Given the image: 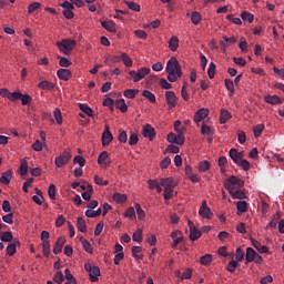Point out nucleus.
Returning a JSON list of instances; mask_svg holds the SVG:
<instances>
[{
	"label": "nucleus",
	"mask_w": 284,
	"mask_h": 284,
	"mask_svg": "<svg viewBox=\"0 0 284 284\" xmlns=\"http://www.w3.org/2000/svg\"><path fill=\"white\" fill-rule=\"evenodd\" d=\"M178 183L174 178H162L160 179V183L156 186L158 194L163 192L164 187V200L170 201L172 196H174V189L176 187Z\"/></svg>",
	"instance_id": "1"
},
{
	"label": "nucleus",
	"mask_w": 284,
	"mask_h": 284,
	"mask_svg": "<svg viewBox=\"0 0 284 284\" xmlns=\"http://www.w3.org/2000/svg\"><path fill=\"white\" fill-rule=\"evenodd\" d=\"M165 71L168 72V81L171 83L176 82V80L183 74L181 64H179V60H176V58H171L166 62Z\"/></svg>",
	"instance_id": "2"
},
{
	"label": "nucleus",
	"mask_w": 284,
	"mask_h": 284,
	"mask_svg": "<svg viewBox=\"0 0 284 284\" xmlns=\"http://www.w3.org/2000/svg\"><path fill=\"white\" fill-rule=\"evenodd\" d=\"M55 45L59 48L62 54H70L72 50H74V45H77V41L71 39H62L61 41H58Z\"/></svg>",
	"instance_id": "3"
},
{
	"label": "nucleus",
	"mask_w": 284,
	"mask_h": 284,
	"mask_svg": "<svg viewBox=\"0 0 284 284\" xmlns=\"http://www.w3.org/2000/svg\"><path fill=\"white\" fill-rule=\"evenodd\" d=\"M245 182L234 175H232L226 182H224V187L227 192H232L233 190H241L244 187Z\"/></svg>",
	"instance_id": "4"
},
{
	"label": "nucleus",
	"mask_w": 284,
	"mask_h": 284,
	"mask_svg": "<svg viewBox=\"0 0 284 284\" xmlns=\"http://www.w3.org/2000/svg\"><path fill=\"white\" fill-rule=\"evenodd\" d=\"M85 272H89L91 283H97L99 276H101V268L99 266H92V264L84 265Z\"/></svg>",
	"instance_id": "5"
},
{
	"label": "nucleus",
	"mask_w": 284,
	"mask_h": 284,
	"mask_svg": "<svg viewBox=\"0 0 284 284\" xmlns=\"http://www.w3.org/2000/svg\"><path fill=\"white\" fill-rule=\"evenodd\" d=\"M166 141L169 143H175V145H183L185 143V135L183 134V131H180L176 135V133H169L166 136Z\"/></svg>",
	"instance_id": "6"
},
{
	"label": "nucleus",
	"mask_w": 284,
	"mask_h": 284,
	"mask_svg": "<svg viewBox=\"0 0 284 284\" xmlns=\"http://www.w3.org/2000/svg\"><path fill=\"white\" fill-rule=\"evenodd\" d=\"M70 159H72V153L64 151L60 156L55 158L54 164L57 168H63V165L70 163Z\"/></svg>",
	"instance_id": "7"
},
{
	"label": "nucleus",
	"mask_w": 284,
	"mask_h": 284,
	"mask_svg": "<svg viewBox=\"0 0 284 284\" xmlns=\"http://www.w3.org/2000/svg\"><path fill=\"white\" fill-rule=\"evenodd\" d=\"M165 99H166V105L169 106V110H174V108H176V103H179V98H176V94L174 93V91H166Z\"/></svg>",
	"instance_id": "8"
},
{
	"label": "nucleus",
	"mask_w": 284,
	"mask_h": 284,
	"mask_svg": "<svg viewBox=\"0 0 284 284\" xmlns=\"http://www.w3.org/2000/svg\"><path fill=\"white\" fill-rule=\"evenodd\" d=\"M142 134L144 139H149V141H154V136H156V132L151 124H145L142 129Z\"/></svg>",
	"instance_id": "9"
},
{
	"label": "nucleus",
	"mask_w": 284,
	"mask_h": 284,
	"mask_svg": "<svg viewBox=\"0 0 284 284\" xmlns=\"http://www.w3.org/2000/svg\"><path fill=\"white\" fill-rule=\"evenodd\" d=\"M189 230H190V241H197V239H201L202 233L194 226V222L189 220Z\"/></svg>",
	"instance_id": "10"
},
{
	"label": "nucleus",
	"mask_w": 284,
	"mask_h": 284,
	"mask_svg": "<svg viewBox=\"0 0 284 284\" xmlns=\"http://www.w3.org/2000/svg\"><path fill=\"white\" fill-rule=\"evenodd\" d=\"M112 141H114V136L112 135V132H110V126H105L104 132L102 133L103 148L108 146Z\"/></svg>",
	"instance_id": "11"
},
{
	"label": "nucleus",
	"mask_w": 284,
	"mask_h": 284,
	"mask_svg": "<svg viewBox=\"0 0 284 284\" xmlns=\"http://www.w3.org/2000/svg\"><path fill=\"white\" fill-rule=\"evenodd\" d=\"M210 114V111L205 108L199 109L194 114V122L201 123V121L205 120Z\"/></svg>",
	"instance_id": "12"
},
{
	"label": "nucleus",
	"mask_w": 284,
	"mask_h": 284,
	"mask_svg": "<svg viewBox=\"0 0 284 284\" xmlns=\"http://www.w3.org/2000/svg\"><path fill=\"white\" fill-rule=\"evenodd\" d=\"M57 77L61 81H70V79H72V71H70V69H59L57 71Z\"/></svg>",
	"instance_id": "13"
},
{
	"label": "nucleus",
	"mask_w": 284,
	"mask_h": 284,
	"mask_svg": "<svg viewBox=\"0 0 284 284\" xmlns=\"http://www.w3.org/2000/svg\"><path fill=\"white\" fill-rule=\"evenodd\" d=\"M199 214L202 216V219H212V210L209 209L207 202L204 201L202 203Z\"/></svg>",
	"instance_id": "14"
},
{
	"label": "nucleus",
	"mask_w": 284,
	"mask_h": 284,
	"mask_svg": "<svg viewBox=\"0 0 284 284\" xmlns=\"http://www.w3.org/2000/svg\"><path fill=\"white\" fill-rule=\"evenodd\" d=\"M229 156L235 162L236 165L243 160V153L239 152L236 149H231L229 152Z\"/></svg>",
	"instance_id": "15"
},
{
	"label": "nucleus",
	"mask_w": 284,
	"mask_h": 284,
	"mask_svg": "<svg viewBox=\"0 0 284 284\" xmlns=\"http://www.w3.org/2000/svg\"><path fill=\"white\" fill-rule=\"evenodd\" d=\"M252 245L253 247H255V250H257V252H260V254H270V248H267V246L262 245L261 242L251 239Z\"/></svg>",
	"instance_id": "16"
},
{
	"label": "nucleus",
	"mask_w": 284,
	"mask_h": 284,
	"mask_svg": "<svg viewBox=\"0 0 284 284\" xmlns=\"http://www.w3.org/2000/svg\"><path fill=\"white\" fill-rule=\"evenodd\" d=\"M110 154L108 153V151H103L100 153V155L98 156V164L99 165H104V168H108V165H110V161H108Z\"/></svg>",
	"instance_id": "17"
},
{
	"label": "nucleus",
	"mask_w": 284,
	"mask_h": 284,
	"mask_svg": "<svg viewBox=\"0 0 284 284\" xmlns=\"http://www.w3.org/2000/svg\"><path fill=\"white\" fill-rule=\"evenodd\" d=\"M63 245H65V237H59L53 246V254H61Z\"/></svg>",
	"instance_id": "18"
},
{
	"label": "nucleus",
	"mask_w": 284,
	"mask_h": 284,
	"mask_svg": "<svg viewBox=\"0 0 284 284\" xmlns=\"http://www.w3.org/2000/svg\"><path fill=\"white\" fill-rule=\"evenodd\" d=\"M10 181H12V170L3 172L0 176V183H3V185L10 184Z\"/></svg>",
	"instance_id": "19"
},
{
	"label": "nucleus",
	"mask_w": 284,
	"mask_h": 284,
	"mask_svg": "<svg viewBox=\"0 0 284 284\" xmlns=\"http://www.w3.org/2000/svg\"><path fill=\"white\" fill-rule=\"evenodd\" d=\"M265 102L270 105H281L283 101H281V98L278 95H266Z\"/></svg>",
	"instance_id": "20"
},
{
	"label": "nucleus",
	"mask_w": 284,
	"mask_h": 284,
	"mask_svg": "<svg viewBox=\"0 0 284 284\" xmlns=\"http://www.w3.org/2000/svg\"><path fill=\"white\" fill-rule=\"evenodd\" d=\"M229 193L231 194L232 199H240V201H243V199H247L245 192L239 189H233L232 191H229Z\"/></svg>",
	"instance_id": "21"
},
{
	"label": "nucleus",
	"mask_w": 284,
	"mask_h": 284,
	"mask_svg": "<svg viewBox=\"0 0 284 284\" xmlns=\"http://www.w3.org/2000/svg\"><path fill=\"white\" fill-rule=\"evenodd\" d=\"M281 216H283V212L276 211V213L273 215V219L268 223V227L276 229V225H278V221L281 220Z\"/></svg>",
	"instance_id": "22"
},
{
	"label": "nucleus",
	"mask_w": 284,
	"mask_h": 284,
	"mask_svg": "<svg viewBox=\"0 0 284 284\" xmlns=\"http://www.w3.org/2000/svg\"><path fill=\"white\" fill-rule=\"evenodd\" d=\"M230 119H232V114H230L227 110L223 109L220 113V123L224 125V123H227Z\"/></svg>",
	"instance_id": "23"
},
{
	"label": "nucleus",
	"mask_w": 284,
	"mask_h": 284,
	"mask_svg": "<svg viewBox=\"0 0 284 284\" xmlns=\"http://www.w3.org/2000/svg\"><path fill=\"white\" fill-rule=\"evenodd\" d=\"M102 28L106 30L108 32H116V27L114 26L113 21H102L101 22Z\"/></svg>",
	"instance_id": "24"
},
{
	"label": "nucleus",
	"mask_w": 284,
	"mask_h": 284,
	"mask_svg": "<svg viewBox=\"0 0 284 284\" xmlns=\"http://www.w3.org/2000/svg\"><path fill=\"white\" fill-rule=\"evenodd\" d=\"M77 227L79 232H82V234H85V232H88V225L85 224V220H83V217H78Z\"/></svg>",
	"instance_id": "25"
},
{
	"label": "nucleus",
	"mask_w": 284,
	"mask_h": 284,
	"mask_svg": "<svg viewBox=\"0 0 284 284\" xmlns=\"http://www.w3.org/2000/svg\"><path fill=\"white\" fill-rule=\"evenodd\" d=\"M169 48L171 50V52H176V50H179V38L178 37H171L170 41H169Z\"/></svg>",
	"instance_id": "26"
},
{
	"label": "nucleus",
	"mask_w": 284,
	"mask_h": 284,
	"mask_svg": "<svg viewBox=\"0 0 284 284\" xmlns=\"http://www.w3.org/2000/svg\"><path fill=\"white\" fill-rule=\"evenodd\" d=\"M38 88H40V90H54V84L48 80H43L39 82Z\"/></svg>",
	"instance_id": "27"
},
{
	"label": "nucleus",
	"mask_w": 284,
	"mask_h": 284,
	"mask_svg": "<svg viewBox=\"0 0 284 284\" xmlns=\"http://www.w3.org/2000/svg\"><path fill=\"white\" fill-rule=\"evenodd\" d=\"M115 108L116 110H120V112L125 113V111L128 110V104H125L124 99H119L115 101Z\"/></svg>",
	"instance_id": "28"
},
{
	"label": "nucleus",
	"mask_w": 284,
	"mask_h": 284,
	"mask_svg": "<svg viewBox=\"0 0 284 284\" xmlns=\"http://www.w3.org/2000/svg\"><path fill=\"white\" fill-rule=\"evenodd\" d=\"M256 257V251L252 247L246 248V263H253L254 258Z\"/></svg>",
	"instance_id": "29"
},
{
	"label": "nucleus",
	"mask_w": 284,
	"mask_h": 284,
	"mask_svg": "<svg viewBox=\"0 0 284 284\" xmlns=\"http://www.w3.org/2000/svg\"><path fill=\"white\" fill-rule=\"evenodd\" d=\"M79 108L81 112L85 113L88 116H94V111L88 104L80 103Z\"/></svg>",
	"instance_id": "30"
},
{
	"label": "nucleus",
	"mask_w": 284,
	"mask_h": 284,
	"mask_svg": "<svg viewBox=\"0 0 284 284\" xmlns=\"http://www.w3.org/2000/svg\"><path fill=\"white\" fill-rule=\"evenodd\" d=\"M142 97H144V99H146L148 101H150V103H156V95H154V93H152L149 90H144L142 92Z\"/></svg>",
	"instance_id": "31"
},
{
	"label": "nucleus",
	"mask_w": 284,
	"mask_h": 284,
	"mask_svg": "<svg viewBox=\"0 0 284 284\" xmlns=\"http://www.w3.org/2000/svg\"><path fill=\"white\" fill-rule=\"evenodd\" d=\"M17 244L19 245V241H17L14 243H10L7 246V254H8V256H14V254H17Z\"/></svg>",
	"instance_id": "32"
},
{
	"label": "nucleus",
	"mask_w": 284,
	"mask_h": 284,
	"mask_svg": "<svg viewBox=\"0 0 284 284\" xmlns=\"http://www.w3.org/2000/svg\"><path fill=\"white\" fill-rule=\"evenodd\" d=\"M236 210L237 212H240V214H245V212H247V202L245 201L236 202Z\"/></svg>",
	"instance_id": "33"
},
{
	"label": "nucleus",
	"mask_w": 284,
	"mask_h": 284,
	"mask_svg": "<svg viewBox=\"0 0 284 284\" xmlns=\"http://www.w3.org/2000/svg\"><path fill=\"white\" fill-rule=\"evenodd\" d=\"M181 232L180 231H175L171 234V239L173 241V244L171 245V247H176V245H179V243H181Z\"/></svg>",
	"instance_id": "34"
},
{
	"label": "nucleus",
	"mask_w": 284,
	"mask_h": 284,
	"mask_svg": "<svg viewBox=\"0 0 284 284\" xmlns=\"http://www.w3.org/2000/svg\"><path fill=\"white\" fill-rule=\"evenodd\" d=\"M202 19H203V17L201 16L200 12H197V11L192 12L191 21L194 26H199V23H201Z\"/></svg>",
	"instance_id": "35"
},
{
	"label": "nucleus",
	"mask_w": 284,
	"mask_h": 284,
	"mask_svg": "<svg viewBox=\"0 0 284 284\" xmlns=\"http://www.w3.org/2000/svg\"><path fill=\"white\" fill-rule=\"evenodd\" d=\"M224 85H225L226 90L230 92V97H233L234 95V81H232L230 79H225Z\"/></svg>",
	"instance_id": "36"
},
{
	"label": "nucleus",
	"mask_w": 284,
	"mask_h": 284,
	"mask_svg": "<svg viewBox=\"0 0 284 284\" xmlns=\"http://www.w3.org/2000/svg\"><path fill=\"white\" fill-rule=\"evenodd\" d=\"M263 130H265V124H257L253 128L255 139H258L263 134Z\"/></svg>",
	"instance_id": "37"
},
{
	"label": "nucleus",
	"mask_w": 284,
	"mask_h": 284,
	"mask_svg": "<svg viewBox=\"0 0 284 284\" xmlns=\"http://www.w3.org/2000/svg\"><path fill=\"white\" fill-rule=\"evenodd\" d=\"M123 94L126 99H134L139 94V89H126Z\"/></svg>",
	"instance_id": "38"
},
{
	"label": "nucleus",
	"mask_w": 284,
	"mask_h": 284,
	"mask_svg": "<svg viewBox=\"0 0 284 284\" xmlns=\"http://www.w3.org/2000/svg\"><path fill=\"white\" fill-rule=\"evenodd\" d=\"M121 61H123L124 65H126V68H132V58H130V55H128V53H122L120 57Z\"/></svg>",
	"instance_id": "39"
},
{
	"label": "nucleus",
	"mask_w": 284,
	"mask_h": 284,
	"mask_svg": "<svg viewBox=\"0 0 284 284\" xmlns=\"http://www.w3.org/2000/svg\"><path fill=\"white\" fill-rule=\"evenodd\" d=\"M125 6H128L129 10H133V12H141V6L136 2L125 1Z\"/></svg>",
	"instance_id": "40"
},
{
	"label": "nucleus",
	"mask_w": 284,
	"mask_h": 284,
	"mask_svg": "<svg viewBox=\"0 0 284 284\" xmlns=\"http://www.w3.org/2000/svg\"><path fill=\"white\" fill-rule=\"evenodd\" d=\"M28 174V161H20V176H26Z\"/></svg>",
	"instance_id": "41"
},
{
	"label": "nucleus",
	"mask_w": 284,
	"mask_h": 284,
	"mask_svg": "<svg viewBox=\"0 0 284 284\" xmlns=\"http://www.w3.org/2000/svg\"><path fill=\"white\" fill-rule=\"evenodd\" d=\"M59 59V65H61V68H70V65H72V61L68 60V58L58 55Z\"/></svg>",
	"instance_id": "42"
},
{
	"label": "nucleus",
	"mask_w": 284,
	"mask_h": 284,
	"mask_svg": "<svg viewBox=\"0 0 284 284\" xmlns=\"http://www.w3.org/2000/svg\"><path fill=\"white\" fill-rule=\"evenodd\" d=\"M133 241L135 243H141V241H143V230L138 229L132 236Z\"/></svg>",
	"instance_id": "43"
},
{
	"label": "nucleus",
	"mask_w": 284,
	"mask_h": 284,
	"mask_svg": "<svg viewBox=\"0 0 284 284\" xmlns=\"http://www.w3.org/2000/svg\"><path fill=\"white\" fill-rule=\"evenodd\" d=\"M13 236H12V232H3L0 236V240L2 241V243H11Z\"/></svg>",
	"instance_id": "44"
},
{
	"label": "nucleus",
	"mask_w": 284,
	"mask_h": 284,
	"mask_svg": "<svg viewBox=\"0 0 284 284\" xmlns=\"http://www.w3.org/2000/svg\"><path fill=\"white\" fill-rule=\"evenodd\" d=\"M113 201H115V203H125V201H128V196L125 194L115 193L113 194Z\"/></svg>",
	"instance_id": "45"
},
{
	"label": "nucleus",
	"mask_w": 284,
	"mask_h": 284,
	"mask_svg": "<svg viewBox=\"0 0 284 284\" xmlns=\"http://www.w3.org/2000/svg\"><path fill=\"white\" fill-rule=\"evenodd\" d=\"M81 243H82V247L85 252H88V254H92V244H90V242L85 239H80Z\"/></svg>",
	"instance_id": "46"
},
{
	"label": "nucleus",
	"mask_w": 284,
	"mask_h": 284,
	"mask_svg": "<svg viewBox=\"0 0 284 284\" xmlns=\"http://www.w3.org/2000/svg\"><path fill=\"white\" fill-rule=\"evenodd\" d=\"M129 77L133 83H139L141 81V77L138 71L131 70L129 71Z\"/></svg>",
	"instance_id": "47"
},
{
	"label": "nucleus",
	"mask_w": 284,
	"mask_h": 284,
	"mask_svg": "<svg viewBox=\"0 0 284 284\" xmlns=\"http://www.w3.org/2000/svg\"><path fill=\"white\" fill-rule=\"evenodd\" d=\"M53 116H54L58 125H61V123H63V115L61 114V109H55L53 111Z\"/></svg>",
	"instance_id": "48"
},
{
	"label": "nucleus",
	"mask_w": 284,
	"mask_h": 284,
	"mask_svg": "<svg viewBox=\"0 0 284 284\" xmlns=\"http://www.w3.org/2000/svg\"><path fill=\"white\" fill-rule=\"evenodd\" d=\"M21 91H13V92H9V100L11 101V102H14V101H19V99H21Z\"/></svg>",
	"instance_id": "49"
},
{
	"label": "nucleus",
	"mask_w": 284,
	"mask_h": 284,
	"mask_svg": "<svg viewBox=\"0 0 284 284\" xmlns=\"http://www.w3.org/2000/svg\"><path fill=\"white\" fill-rule=\"evenodd\" d=\"M53 281L57 284H61L63 283V281H65V275H63V272H57L53 276Z\"/></svg>",
	"instance_id": "50"
},
{
	"label": "nucleus",
	"mask_w": 284,
	"mask_h": 284,
	"mask_svg": "<svg viewBox=\"0 0 284 284\" xmlns=\"http://www.w3.org/2000/svg\"><path fill=\"white\" fill-rule=\"evenodd\" d=\"M241 17L243 19V21H247L248 23H253L254 22V14L247 12V11H244L241 13Z\"/></svg>",
	"instance_id": "51"
},
{
	"label": "nucleus",
	"mask_w": 284,
	"mask_h": 284,
	"mask_svg": "<svg viewBox=\"0 0 284 284\" xmlns=\"http://www.w3.org/2000/svg\"><path fill=\"white\" fill-rule=\"evenodd\" d=\"M200 263L201 265H210V263H212V254H205L200 258Z\"/></svg>",
	"instance_id": "52"
},
{
	"label": "nucleus",
	"mask_w": 284,
	"mask_h": 284,
	"mask_svg": "<svg viewBox=\"0 0 284 284\" xmlns=\"http://www.w3.org/2000/svg\"><path fill=\"white\" fill-rule=\"evenodd\" d=\"M132 256H133V258H138V260L143 258V256L141 255V246L132 247Z\"/></svg>",
	"instance_id": "53"
},
{
	"label": "nucleus",
	"mask_w": 284,
	"mask_h": 284,
	"mask_svg": "<svg viewBox=\"0 0 284 284\" xmlns=\"http://www.w3.org/2000/svg\"><path fill=\"white\" fill-rule=\"evenodd\" d=\"M125 219H136V211L134 207H129L124 213Z\"/></svg>",
	"instance_id": "54"
},
{
	"label": "nucleus",
	"mask_w": 284,
	"mask_h": 284,
	"mask_svg": "<svg viewBox=\"0 0 284 284\" xmlns=\"http://www.w3.org/2000/svg\"><path fill=\"white\" fill-rule=\"evenodd\" d=\"M199 171L200 172H207V170H210V162H207L206 160L202 161L199 163Z\"/></svg>",
	"instance_id": "55"
},
{
	"label": "nucleus",
	"mask_w": 284,
	"mask_h": 284,
	"mask_svg": "<svg viewBox=\"0 0 284 284\" xmlns=\"http://www.w3.org/2000/svg\"><path fill=\"white\" fill-rule=\"evenodd\" d=\"M201 133L204 136H212V129L210 126H207V124L203 123L202 128H201Z\"/></svg>",
	"instance_id": "56"
},
{
	"label": "nucleus",
	"mask_w": 284,
	"mask_h": 284,
	"mask_svg": "<svg viewBox=\"0 0 284 284\" xmlns=\"http://www.w3.org/2000/svg\"><path fill=\"white\" fill-rule=\"evenodd\" d=\"M135 212L138 214V219L142 221V219H145V211L141 207V204H135Z\"/></svg>",
	"instance_id": "57"
},
{
	"label": "nucleus",
	"mask_w": 284,
	"mask_h": 284,
	"mask_svg": "<svg viewBox=\"0 0 284 284\" xmlns=\"http://www.w3.org/2000/svg\"><path fill=\"white\" fill-rule=\"evenodd\" d=\"M49 197L54 201L57 199V186L54 184H51L48 190Z\"/></svg>",
	"instance_id": "58"
},
{
	"label": "nucleus",
	"mask_w": 284,
	"mask_h": 284,
	"mask_svg": "<svg viewBox=\"0 0 284 284\" xmlns=\"http://www.w3.org/2000/svg\"><path fill=\"white\" fill-rule=\"evenodd\" d=\"M39 8H41V4L39 2H32L28 7V13L32 14V12H37V10H39Z\"/></svg>",
	"instance_id": "59"
},
{
	"label": "nucleus",
	"mask_w": 284,
	"mask_h": 284,
	"mask_svg": "<svg viewBox=\"0 0 284 284\" xmlns=\"http://www.w3.org/2000/svg\"><path fill=\"white\" fill-rule=\"evenodd\" d=\"M214 74H216V64H214V62H211L210 68L207 70L209 79H213Z\"/></svg>",
	"instance_id": "60"
},
{
	"label": "nucleus",
	"mask_w": 284,
	"mask_h": 284,
	"mask_svg": "<svg viewBox=\"0 0 284 284\" xmlns=\"http://www.w3.org/2000/svg\"><path fill=\"white\" fill-rule=\"evenodd\" d=\"M235 258L240 263H241V261H243V258H245V252H243V248H241V247L236 248V251H235Z\"/></svg>",
	"instance_id": "61"
},
{
	"label": "nucleus",
	"mask_w": 284,
	"mask_h": 284,
	"mask_svg": "<svg viewBox=\"0 0 284 284\" xmlns=\"http://www.w3.org/2000/svg\"><path fill=\"white\" fill-rule=\"evenodd\" d=\"M20 100L22 105H28V103H31L32 97H30V94L21 93Z\"/></svg>",
	"instance_id": "62"
},
{
	"label": "nucleus",
	"mask_w": 284,
	"mask_h": 284,
	"mask_svg": "<svg viewBox=\"0 0 284 284\" xmlns=\"http://www.w3.org/2000/svg\"><path fill=\"white\" fill-rule=\"evenodd\" d=\"M73 163H78L80 165V168H85V158H83L81 155H77L73 159Z\"/></svg>",
	"instance_id": "63"
},
{
	"label": "nucleus",
	"mask_w": 284,
	"mask_h": 284,
	"mask_svg": "<svg viewBox=\"0 0 284 284\" xmlns=\"http://www.w3.org/2000/svg\"><path fill=\"white\" fill-rule=\"evenodd\" d=\"M139 143V135L136 133H131L129 138V145H136Z\"/></svg>",
	"instance_id": "64"
}]
</instances>
